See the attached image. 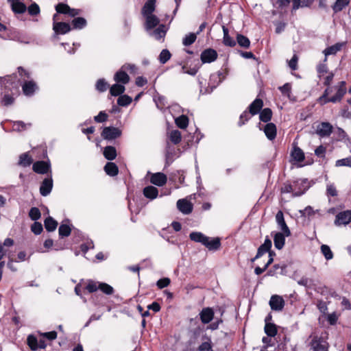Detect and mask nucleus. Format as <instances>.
Wrapping results in <instances>:
<instances>
[{"mask_svg": "<svg viewBox=\"0 0 351 351\" xmlns=\"http://www.w3.org/2000/svg\"><path fill=\"white\" fill-rule=\"evenodd\" d=\"M265 332L269 337H275L278 332L276 326L272 323H266L265 326Z\"/></svg>", "mask_w": 351, "mask_h": 351, "instance_id": "nucleus-40", "label": "nucleus"}, {"mask_svg": "<svg viewBox=\"0 0 351 351\" xmlns=\"http://www.w3.org/2000/svg\"><path fill=\"white\" fill-rule=\"evenodd\" d=\"M132 97L127 95H123L118 98L117 104L120 106H128L132 103Z\"/></svg>", "mask_w": 351, "mask_h": 351, "instance_id": "nucleus-46", "label": "nucleus"}, {"mask_svg": "<svg viewBox=\"0 0 351 351\" xmlns=\"http://www.w3.org/2000/svg\"><path fill=\"white\" fill-rule=\"evenodd\" d=\"M178 209L184 215H189L193 211V204L186 199H180L177 202Z\"/></svg>", "mask_w": 351, "mask_h": 351, "instance_id": "nucleus-8", "label": "nucleus"}, {"mask_svg": "<svg viewBox=\"0 0 351 351\" xmlns=\"http://www.w3.org/2000/svg\"><path fill=\"white\" fill-rule=\"evenodd\" d=\"M50 165L46 161H37L33 165V170L38 174H45L49 172Z\"/></svg>", "mask_w": 351, "mask_h": 351, "instance_id": "nucleus-15", "label": "nucleus"}, {"mask_svg": "<svg viewBox=\"0 0 351 351\" xmlns=\"http://www.w3.org/2000/svg\"><path fill=\"white\" fill-rule=\"evenodd\" d=\"M29 216L33 221L38 220L41 216L40 210L36 207H32L29 212Z\"/></svg>", "mask_w": 351, "mask_h": 351, "instance_id": "nucleus-53", "label": "nucleus"}, {"mask_svg": "<svg viewBox=\"0 0 351 351\" xmlns=\"http://www.w3.org/2000/svg\"><path fill=\"white\" fill-rule=\"evenodd\" d=\"M167 32V28L165 25L160 24L158 27H156L154 30H150L149 32H147L150 36L154 37L156 40H160L161 38H165Z\"/></svg>", "mask_w": 351, "mask_h": 351, "instance_id": "nucleus-11", "label": "nucleus"}, {"mask_svg": "<svg viewBox=\"0 0 351 351\" xmlns=\"http://www.w3.org/2000/svg\"><path fill=\"white\" fill-rule=\"evenodd\" d=\"M70 10V7L65 3H60L56 5V10L58 13L67 14Z\"/></svg>", "mask_w": 351, "mask_h": 351, "instance_id": "nucleus-52", "label": "nucleus"}, {"mask_svg": "<svg viewBox=\"0 0 351 351\" xmlns=\"http://www.w3.org/2000/svg\"><path fill=\"white\" fill-rule=\"evenodd\" d=\"M175 122L178 127L184 129L188 126L189 119L185 115H181L176 119Z\"/></svg>", "mask_w": 351, "mask_h": 351, "instance_id": "nucleus-42", "label": "nucleus"}, {"mask_svg": "<svg viewBox=\"0 0 351 351\" xmlns=\"http://www.w3.org/2000/svg\"><path fill=\"white\" fill-rule=\"evenodd\" d=\"M104 156L108 160H114L117 156L115 147L112 146H106L104 150Z\"/></svg>", "mask_w": 351, "mask_h": 351, "instance_id": "nucleus-30", "label": "nucleus"}, {"mask_svg": "<svg viewBox=\"0 0 351 351\" xmlns=\"http://www.w3.org/2000/svg\"><path fill=\"white\" fill-rule=\"evenodd\" d=\"M276 220L280 229L285 234V235L289 237L291 235V231L285 221L284 215L282 210H279L277 213L276 215Z\"/></svg>", "mask_w": 351, "mask_h": 351, "instance_id": "nucleus-7", "label": "nucleus"}, {"mask_svg": "<svg viewBox=\"0 0 351 351\" xmlns=\"http://www.w3.org/2000/svg\"><path fill=\"white\" fill-rule=\"evenodd\" d=\"M291 156L293 160L298 162L303 161L304 159V154L303 151L298 147L293 148Z\"/></svg>", "mask_w": 351, "mask_h": 351, "instance_id": "nucleus-31", "label": "nucleus"}, {"mask_svg": "<svg viewBox=\"0 0 351 351\" xmlns=\"http://www.w3.org/2000/svg\"><path fill=\"white\" fill-rule=\"evenodd\" d=\"M108 114L104 111H101L94 117V120L97 123H104L108 119Z\"/></svg>", "mask_w": 351, "mask_h": 351, "instance_id": "nucleus-61", "label": "nucleus"}, {"mask_svg": "<svg viewBox=\"0 0 351 351\" xmlns=\"http://www.w3.org/2000/svg\"><path fill=\"white\" fill-rule=\"evenodd\" d=\"M53 29L57 34H65L69 32L71 29L69 23L64 22H54Z\"/></svg>", "mask_w": 351, "mask_h": 351, "instance_id": "nucleus-17", "label": "nucleus"}, {"mask_svg": "<svg viewBox=\"0 0 351 351\" xmlns=\"http://www.w3.org/2000/svg\"><path fill=\"white\" fill-rule=\"evenodd\" d=\"M293 184L297 186L296 196L302 195L309 188V182L307 178H298L293 182Z\"/></svg>", "mask_w": 351, "mask_h": 351, "instance_id": "nucleus-9", "label": "nucleus"}, {"mask_svg": "<svg viewBox=\"0 0 351 351\" xmlns=\"http://www.w3.org/2000/svg\"><path fill=\"white\" fill-rule=\"evenodd\" d=\"M43 230V226L39 222L35 221L31 226V230L36 235L40 234Z\"/></svg>", "mask_w": 351, "mask_h": 351, "instance_id": "nucleus-57", "label": "nucleus"}, {"mask_svg": "<svg viewBox=\"0 0 351 351\" xmlns=\"http://www.w3.org/2000/svg\"><path fill=\"white\" fill-rule=\"evenodd\" d=\"M121 130L117 128L109 126L105 127L101 132V136L104 139L108 141L114 140L121 136Z\"/></svg>", "mask_w": 351, "mask_h": 351, "instance_id": "nucleus-2", "label": "nucleus"}, {"mask_svg": "<svg viewBox=\"0 0 351 351\" xmlns=\"http://www.w3.org/2000/svg\"><path fill=\"white\" fill-rule=\"evenodd\" d=\"M99 289L106 295H112L114 292L113 287L104 282L99 283Z\"/></svg>", "mask_w": 351, "mask_h": 351, "instance_id": "nucleus-51", "label": "nucleus"}, {"mask_svg": "<svg viewBox=\"0 0 351 351\" xmlns=\"http://www.w3.org/2000/svg\"><path fill=\"white\" fill-rule=\"evenodd\" d=\"M285 237L283 232H276L274 234V242L276 249L281 250L283 248L285 243Z\"/></svg>", "mask_w": 351, "mask_h": 351, "instance_id": "nucleus-24", "label": "nucleus"}, {"mask_svg": "<svg viewBox=\"0 0 351 351\" xmlns=\"http://www.w3.org/2000/svg\"><path fill=\"white\" fill-rule=\"evenodd\" d=\"M143 193L145 197L150 199H154L157 197L158 191L155 186H148L143 189Z\"/></svg>", "mask_w": 351, "mask_h": 351, "instance_id": "nucleus-25", "label": "nucleus"}, {"mask_svg": "<svg viewBox=\"0 0 351 351\" xmlns=\"http://www.w3.org/2000/svg\"><path fill=\"white\" fill-rule=\"evenodd\" d=\"M199 317L203 324H208L213 319L214 311L210 307L204 308L199 313Z\"/></svg>", "mask_w": 351, "mask_h": 351, "instance_id": "nucleus-16", "label": "nucleus"}, {"mask_svg": "<svg viewBox=\"0 0 351 351\" xmlns=\"http://www.w3.org/2000/svg\"><path fill=\"white\" fill-rule=\"evenodd\" d=\"M156 0H148L143 7L142 14L143 16L153 14L155 10Z\"/></svg>", "mask_w": 351, "mask_h": 351, "instance_id": "nucleus-22", "label": "nucleus"}, {"mask_svg": "<svg viewBox=\"0 0 351 351\" xmlns=\"http://www.w3.org/2000/svg\"><path fill=\"white\" fill-rule=\"evenodd\" d=\"M263 106V101L259 98H256L249 106V111L251 115L258 114Z\"/></svg>", "mask_w": 351, "mask_h": 351, "instance_id": "nucleus-19", "label": "nucleus"}, {"mask_svg": "<svg viewBox=\"0 0 351 351\" xmlns=\"http://www.w3.org/2000/svg\"><path fill=\"white\" fill-rule=\"evenodd\" d=\"M114 80L117 83H121L123 84H126L130 81V77L129 75L125 73V71L121 69L120 71H117L114 76Z\"/></svg>", "mask_w": 351, "mask_h": 351, "instance_id": "nucleus-21", "label": "nucleus"}, {"mask_svg": "<svg viewBox=\"0 0 351 351\" xmlns=\"http://www.w3.org/2000/svg\"><path fill=\"white\" fill-rule=\"evenodd\" d=\"M12 10L14 13L23 14L27 10L26 5L20 1L12 5Z\"/></svg>", "mask_w": 351, "mask_h": 351, "instance_id": "nucleus-43", "label": "nucleus"}, {"mask_svg": "<svg viewBox=\"0 0 351 351\" xmlns=\"http://www.w3.org/2000/svg\"><path fill=\"white\" fill-rule=\"evenodd\" d=\"M37 88L36 84L34 81H26L22 85L23 93L27 96H31Z\"/></svg>", "mask_w": 351, "mask_h": 351, "instance_id": "nucleus-18", "label": "nucleus"}, {"mask_svg": "<svg viewBox=\"0 0 351 351\" xmlns=\"http://www.w3.org/2000/svg\"><path fill=\"white\" fill-rule=\"evenodd\" d=\"M27 343L32 350L36 351L38 350V341L34 335H29L27 338Z\"/></svg>", "mask_w": 351, "mask_h": 351, "instance_id": "nucleus-41", "label": "nucleus"}, {"mask_svg": "<svg viewBox=\"0 0 351 351\" xmlns=\"http://www.w3.org/2000/svg\"><path fill=\"white\" fill-rule=\"evenodd\" d=\"M167 177H150V182L154 185L162 186L167 183Z\"/></svg>", "mask_w": 351, "mask_h": 351, "instance_id": "nucleus-47", "label": "nucleus"}, {"mask_svg": "<svg viewBox=\"0 0 351 351\" xmlns=\"http://www.w3.org/2000/svg\"><path fill=\"white\" fill-rule=\"evenodd\" d=\"M326 195L327 196L336 197L338 195V192L336 189V186L334 184L328 183L326 186Z\"/></svg>", "mask_w": 351, "mask_h": 351, "instance_id": "nucleus-54", "label": "nucleus"}, {"mask_svg": "<svg viewBox=\"0 0 351 351\" xmlns=\"http://www.w3.org/2000/svg\"><path fill=\"white\" fill-rule=\"evenodd\" d=\"M26 125L27 124L21 121H16L13 124V129L16 131H22L26 129Z\"/></svg>", "mask_w": 351, "mask_h": 351, "instance_id": "nucleus-64", "label": "nucleus"}, {"mask_svg": "<svg viewBox=\"0 0 351 351\" xmlns=\"http://www.w3.org/2000/svg\"><path fill=\"white\" fill-rule=\"evenodd\" d=\"M144 17L145 18V29L146 32H149L159 25L160 19L156 15L152 14Z\"/></svg>", "mask_w": 351, "mask_h": 351, "instance_id": "nucleus-13", "label": "nucleus"}, {"mask_svg": "<svg viewBox=\"0 0 351 351\" xmlns=\"http://www.w3.org/2000/svg\"><path fill=\"white\" fill-rule=\"evenodd\" d=\"M170 279L168 278H163L158 280L156 285L159 289L167 287L170 284Z\"/></svg>", "mask_w": 351, "mask_h": 351, "instance_id": "nucleus-63", "label": "nucleus"}, {"mask_svg": "<svg viewBox=\"0 0 351 351\" xmlns=\"http://www.w3.org/2000/svg\"><path fill=\"white\" fill-rule=\"evenodd\" d=\"M264 132L269 140H274L276 136V127L273 123H267L264 128Z\"/></svg>", "mask_w": 351, "mask_h": 351, "instance_id": "nucleus-20", "label": "nucleus"}, {"mask_svg": "<svg viewBox=\"0 0 351 351\" xmlns=\"http://www.w3.org/2000/svg\"><path fill=\"white\" fill-rule=\"evenodd\" d=\"M59 235L61 237H66L71 234V229L66 224H61L58 228Z\"/></svg>", "mask_w": 351, "mask_h": 351, "instance_id": "nucleus-45", "label": "nucleus"}, {"mask_svg": "<svg viewBox=\"0 0 351 351\" xmlns=\"http://www.w3.org/2000/svg\"><path fill=\"white\" fill-rule=\"evenodd\" d=\"M53 187V180L51 177H46L42 182L40 186V193L43 196L48 195Z\"/></svg>", "mask_w": 351, "mask_h": 351, "instance_id": "nucleus-12", "label": "nucleus"}, {"mask_svg": "<svg viewBox=\"0 0 351 351\" xmlns=\"http://www.w3.org/2000/svg\"><path fill=\"white\" fill-rule=\"evenodd\" d=\"M16 75H8L5 77H0L1 86V94H4L1 102L4 106H10L13 104L14 99L12 96L13 90L19 88V82L16 81Z\"/></svg>", "mask_w": 351, "mask_h": 351, "instance_id": "nucleus-1", "label": "nucleus"}, {"mask_svg": "<svg viewBox=\"0 0 351 351\" xmlns=\"http://www.w3.org/2000/svg\"><path fill=\"white\" fill-rule=\"evenodd\" d=\"M297 190V186L295 184H285L283 188H282V192L283 193H294L295 195V192Z\"/></svg>", "mask_w": 351, "mask_h": 351, "instance_id": "nucleus-60", "label": "nucleus"}, {"mask_svg": "<svg viewBox=\"0 0 351 351\" xmlns=\"http://www.w3.org/2000/svg\"><path fill=\"white\" fill-rule=\"evenodd\" d=\"M336 166L337 167H341V166L351 167V156L337 160Z\"/></svg>", "mask_w": 351, "mask_h": 351, "instance_id": "nucleus-62", "label": "nucleus"}, {"mask_svg": "<svg viewBox=\"0 0 351 351\" xmlns=\"http://www.w3.org/2000/svg\"><path fill=\"white\" fill-rule=\"evenodd\" d=\"M108 86H109V84L103 78L99 79L97 81V83H96V85H95L96 89L98 91H99V92H104V91H106L108 89Z\"/></svg>", "mask_w": 351, "mask_h": 351, "instance_id": "nucleus-48", "label": "nucleus"}, {"mask_svg": "<svg viewBox=\"0 0 351 351\" xmlns=\"http://www.w3.org/2000/svg\"><path fill=\"white\" fill-rule=\"evenodd\" d=\"M269 304L273 311H280L285 306V300L282 296L274 295L271 297Z\"/></svg>", "mask_w": 351, "mask_h": 351, "instance_id": "nucleus-4", "label": "nucleus"}, {"mask_svg": "<svg viewBox=\"0 0 351 351\" xmlns=\"http://www.w3.org/2000/svg\"><path fill=\"white\" fill-rule=\"evenodd\" d=\"M33 162V160L29 153H23L19 156V165L23 167L29 166Z\"/></svg>", "mask_w": 351, "mask_h": 351, "instance_id": "nucleus-32", "label": "nucleus"}, {"mask_svg": "<svg viewBox=\"0 0 351 351\" xmlns=\"http://www.w3.org/2000/svg\"><path fill=\"white\" fill-rule=\"evenodd\" d=\"M328 93H329V88H327L324 91V95L319 97V101L321 104H324L328 102L336 103V102L340 101L339 98L335 95L331 97L328 98L327 95H328Z\"/></svg>", "mask_w": 351, "mask_h": 351, "instance_id": "nucleus-34", "label": "nucleus"}, {"mask_svg": "<svg viewBox=\"0 0 351 351\" xmlns=\"http://www.w3.org/2000/svg\"><path fill=\"white\" fill-rule=\"evenodd\" d=\"M321 251L324 256H325L326 260H330L332 258L333 254L330 248L326 245H322L321 246Z\"/></svg>", "mask_w": 351, "mask_h": 351, "instance_id": "nucleus-55", "label": "nucleus"}, {"mask_svg": "<svg viewBox=\"0 0 351 351\" xmlns=\"http://www.w3.org/2000/svg\"><path fill=\"white\" fill-rule=\"evenodd\" d=\"M197 38V34L195 33H189V34H186L182 40V44L184 46H189L192 45Z\"/></svg>", "mask_w": 351, "mask_h": 351, "instance_id": "nucleus-44", "label": "nucleus"}, {"mask_svg": "<svg viewBox=\"0 0 351 351\" xmlns=\"http://www.w3.org/2000/svg\"><path fill=\"white\" fill-rule=\"evenodd\" d=\"M125 88L123 84H115L110 89V93L112 96H118L124 93Z\"/></svg>", "mask_w": 351, "mask_h": 351, "instance_id": "nucleus-38", "label": "nucleus"}, {"mask_svg": "<svg viewBox=\"0 0 351 351\" xmlns=\"http://www.w3.org/2000/svg\"><path fill=\"white\" fill-rule=\"evenodd\" d=\"M171 141L174 144H178L180 142L182 136L181 133L178 130H173L169 136Z\"/></svg>", "mask_w": 351, "mask_h": 351, "instance_id": "nucleus-50", "label": "nucleus"}, {"mask_svg": "<svg viewBox=\"0 0 351 351\" xmlns=\"http://www.w3.org/2000/svg\"><path fill=\"white\" fill-rule=\"evenodd\" d=\"M165 100H166L165 97H162V96H159L157 98L154 99L156 105L158 109L162 110L165 107V106H166Z\"/></svg>", "mask_w": 351, "mask_h": 351, "instance_id": "nucleus-59", "label": "nucleus"}, {"mask_svg": "<svg viewBox=\"0 0 351 351\" xmlns=\"http://www.w3.org/2000/svg\"><path fill=\"white\" fill-rule=\"evenodd\" d=\"M346 45L345 42L337 43L335 45L326 48L323 53L325 55L324 62L327 61V57L330 55H335L337 52L340 51L343 46Z\"/></svg>", "mask_w": 351, "mask_h": 351, "instance_id": "nucleus-14", "label": "nucleus"}, {"mask_svg": "<svg viewBox=\"0 0 351 351\" xmlns=\"http://www.w3.org/2000/svg\"><path fill=\"white\" fill-rule=\"evenodd\" d=\"M104 170L108 176H117L119 169L117 166L111 162H107L104 167Z\"/></svg>", "mask_w": 351, "mask_h": 351, "instance_id": "nucleus-33", "label": "nucleus"}, {"mask_svg": "<svg viewBox=\"0 0 351 351\" xmlns=\"http://www.w3.org/2000/svg\"><path fill=\"white\" fill-rule=\"evenodd\" d=\"M207 237L200 232H192L189 234V238L191 241L197 243H200L202 245L207 241Z\"/></svg>", "mask_w": 351, "mask_h": 351, "instance_id": "nucleus-27", "label": "nucleus"}, {"mask_svg": "<svg viewBox=\"0 0 351 351\" xmlns=\"http://www.w3.org/2000/svg\"><path fill=\"white\" fill-rule=\"evenodd\" d=\"M350 0H336L335 3L332 5V9L335 13H337L343 10L349 5Z\"/></svg>", "mask_w": 351, "mask_h": 351, "instance_id": "nucleus-29", "label": "nucleus"}, {"mask_svg": "<svg viewBox=\"0 0 351 351\" xmlns=\"http://www.w3.org/2000/svg\"><path fill=\"white\" fill-rule=\"evenodd\" d=\"M351 222V210L339 213L336 215L335 223L336 225H347Z\"/></svg>", "mask_w": 351, "mask_h": 351, "instance_id": "nucleus-6", "label": "nucleus"}, {"mask_svg": "<svg viewBox=\"0 0 351 351\" xmlns=\"http://www.w3.org/2000/svg\"><path fill=\"white\" fill-rule=\"evenodd\" d=\"M237 42L240 47L245 49H248L250 46V41L249 38L243 34H238L237 35Z\"/></svg>", "mask_w": 351, "mask_h": 351, "instance_id": "nucleus-36", "label": "nucleus"}, {"mask_svg": "<svg viewBox=\"0 0 351 351\" xmlns=\"http://www.w3.org/2000/svg\"><path fill=\"white\" fill-rule=\"evenodd\" d=\"M204 245L209 250H217L221 246L220 239L219 237H216L210 241V238L207 237V241L204 243Z\"/></svg>", "mask_w": 351, "mask_h": 351, "instance_id": "nucleus-23", "label": "nucleus"}, {"mask_svg": "<svg viewBox=\"0 0 351 351\" xmlns=\"http://www.w3.org/2000/svg\"><path fill=\"white\" fill-rule=\"evenodd\" d=\"M218 54L215 49H206L204 50L200 56L202 63H210L216 60Z\"/></svg>", "mask_w": 351, "mask_h": 351, "instance_id": "nucleus-5", "label": "nucleus"}, {"mask_svg": "<svg viewBox=\"0 0 351 351\" xmlns=\"http://www.w3.org/2000/svg\"><path fill=\"white\" fill-rule=\"evenodd\" d=\"M251 114L249 112L244 111L240 116L239 125L241 126L245 123L250 119Z\"/></svg>", "mask_w": 351, "mask_h": 351, "instance_id": "nucleus-58", "label": "nucleus"}, {"mask_svg": "<svg viewBox=\"0 0 351 351\" xmlns=\"http://www.w3.org/2000/svg\"><path fill=\"white\" fill-rule=\"evenodd\" d=\"M45 229L48 232L54 231L57 226L58 222L53 219L51 217H48L44 221Z\"/></svg>", "mask_w": 351, "mask_h": 351, "instance_id": "nucleus-35", "label": "nucleus"}, {"mask_svg": "<svg viewBox=\"0 0 351 351\" xmlns=\"http://www.w3.org/2000/svg\"><path fill=\"white\" fill-rule=\"evenodd\" d=\"M333 127L328 122H322L317 126L316 134L320 137H328L332 132Z\"/></svg>", "mask_w": 351, "mask_h": 351, "instance_id": "nucleus-3", "label": "nucleus"}, {"mask_svg": "<svg viewBox=\"0 0 351 351\" xmlns=\"http://www.w3.org/2000/svg\"><path fill=\"white\" fill-rule=\"evenodd\" d=\"M271 110L269 108H265L260 112L259 118L261 121L267 123L271 120Z\"/></svg>", "mask_w": 351, "mask_h": 351, "instance_id": "nucleus-39", "label": "nucleus"}, {"mask_svg": "<svg viewBox=\"0 0 351 351\" xmlns=\"http://www.w3.org/2000/svg\"><path fill=\"white\" fill-rule=\"evenodd\" d=\"M314 351H328L326 346L321 341V339L314 337L311 343Z\"/></svg>", "mask_w": 351, "mask_h": 351, "instance_id": "nucleus-28", "label": "nucleus"}, {"mask_svg": "<svg viewBox=\"0 0 351 351\" xmlns=\"http://www.w3.org/2000/svg\"><path fill=\"white\" fill-rule=\"evenodd\" d=\"M86 20L83 17H77L72 21L74 29H82L86 26Z\"/></svg>", "mask_w": 351, "mask_h": 351, "instance_id": "nucleus-37", "label": "nucleus"}, {"mask_svg": "<svg viewBox=\"0 0 351 351\" xmlns=\"http://www.w3.org/2000/svg\"><path fill=\"white\" fill-rule=\"evenodd\" d=\"M222 29L223 33V44L228 47H234L236 45V41L229 36L228 29L224 25L222 26Z\"/></svg>", "mask_w": 351, "mask_h": 351, "instance_id": "nucleus-26", "label": "nucleus"}, {"mask_svg": "<svg viewBox=\"0 0 351 351\" xmlns=\"http://www.w3.org/2000/svg\"><path fill=\"white\" fill-rule=\"evenodd\" d=\"M171 54L168 49H162L159 55V61L161 64H165L170 58Z\"/></svg>", "mask_w": 351, "mask_h": 351, "instance_id": "nucleus-49", "label": "nucleus"}, {"mask_svg": "<svg viewBox=\"0 0 351 351\" xmlns=\"http://www.w3.org/2000/svg\"><path fill=\"white\" fill-rule=\"evenodd\" d=\"M27 9L29 14L32 16L38 15L40 12L38 5L36 3H32Z\"/></svg>", "mask_w": 351, "mask_h": 351, "instance_id": "nucleus-56", "label": "nucleus"}, {"mask_svg": "<svg viewBox=\"0 0 351 351\" xmlns=\"http://www.w3.org/2000/svg\"><path fill=\"white\" fill-rule=\"evenodd\" d=\"M271 245L272 243L271 239L267 237L266 239H265L264 243L262 244L258 248L257 254L255 256V258H260L266 252H269V256H271V254H274V252L271 251Z\"/></svg>", "mask_w": 351, "mask_h": 351, "instance_id": "nucleus-10", "label": "nucleus"}]
</instances>
